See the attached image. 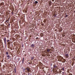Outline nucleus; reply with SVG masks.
<instances>
[{"label": "nucleus", "instance_id": "obj_1", "mask_svg": "<svg viewBox=\"0 0 75 75\" xmlns=\"http://www.w3.org/2000/svg\"><path fill=\"white\" fill-rule=\"evenodd\" d=\"M3 40L4 41L5 45H6V38H3Z\"/></svg>", "mask_w": 75, "mask_h": 75}, {"label": "nucleus", "instance_id": "obj_2", "mask_svg": "<svg viewBox=\"0 0 75 75\" xmlns=\"http://www.w3.org/2000/svg\"><path fill=\"white\" fill-rule=\"evenodd\" d=\"M31 48H34L35 47V45L34 44H32L31 45Z\"/></svg>", "mask_w": 75, "mask_h": 75}, {"label": "nucleus", "instance_id": "obj_3", "mask_svg": "<svg viewBox=\"0 0 75 75\" xmlns=\"http://www.w3.org/2000/svg\"><path fill=\"white\" fill-rule=\"evenodd\" d=\"M53 68H57L58 66H57L56 65H53Z\"/></svg>", "mask_w": 75, "mask_h": 75}, {"label": "nucleus", "instance_id": "obj_4", "mask_svg": "<svg viewBox=\"0 0 75 75\" xmlns=\"http://www.w3.org/2000/svg\"><path fill=\"white\" fill-rule=\"evenodd\" d=\"M3 12H0V15L1 16V15H3Z\"/></svg>", "mask_w": 75, "mask_h": 75}, {"label": "nucleus", "instance_id": "obj_5", "mask_svg": "<svg viewBox=\"0 0 75 75\" xmlns=\"http://www.w3.org/2000/svg\"><path fill=\"white\" fill-rule=\"evenodd\" d=\"M65 55L66 58H68L69 57L68 54H66Z\"/></svg>", "mask_w": 75, "mask_h": 75}, {"label": "nucleus", "instance_id": "obj_6", "mask_svg": "<svg viewBox=\"0 0 75 75\" xmlns=\"http://www.w3.org/2000/svg\"><path fill=\"white\" fill-rule=\"evenodd\" d=\"M25 68H23V72H25Z\"/></svg>", "mask_w": 75, "mask_h": 75}, {"label": "nucleus", "instance_id": "obj_7", "mask_svg": "<svg viewBox=\"0 0 75 75\" xmlns=\"http://www.w3.org/2000/svg\"><path fill=\"white\" fill-rule=\"evenodd\" d=\"M24 61V58L23 57V60H22V64H23Z\"/></svg>", "mask_w": 75, "mask_h": 75}, {"label": "nucleus", "instance_id": "obj_8", "mask_svg": "<svg viewBox=\"0 0 75 75\" xmlns=\"http://www.w3.org/2000/svg\"><path fill=\"white\" fill-rule=\"evenodd\" d=\"M34 57H31V59H32V60H33V59H34Z\"/></svg>", "mask_w": 75, "mask_h": 75}, {"label": "nucleus", "instance_id": "obj_9", "mask_svg": "<svg viewBox=\"0 0 75 75\" xmlns=\"http://www.w3.org/2000/svg\"><path fill=\"white\" fill-rule=\"evenodd\" d=\"M27 69L28 72H29V71H30V69H29L28 68H27Z\"/></svg>", "mask_w": 75, "mask_h": 75}, {"label": "nucleus", "instance_id": "obj_10", "mask_svg": "<svg viewBox=\"0 0 75 75\" xmlns=\"http://www.w3.org/2000/svg\"><path fill=\"white\" fill-rule=\"evenodd\" d=\"M1 5L2 6H4V2L1 3Z\"/></svg>", "mask_w": 75, "mask_h": 75}, {"label": "nucleus", "instance_id": "obj_11", "mask_svg": "<svg viewBox=\"0 0 75 75\" xmlns=\"http://www.w3.org/2000/svg\"><path fill=\"white\" fill-rule=\"evenodd\" d=\"M56 14H57V13H55L54 14V17H56Z\"/></svg>", "mask_w": 75, "mask_h": 75}, {"label": "nucleus", "instance_id": "obj_12", "mask_svg": "<svg viewBox=\"0 0 75 75\" xmlns=\"http://www.w3.org/2000/svg\"><path fill=\"white\" fill-rule=\"evenodd\" d=\"M50 49H48L47 50V52H50Z\"/></svg>", "mask_w": 75, "mask_h": 75}, {"label": "nucleus", "instance_id": "obj_13", "mask_svg": "<svg viewBox=\"0 0 75 75\" xmlns=\"http://www.w3.org/2000/svg\"><path fill=\"white\" fill-rule=\"evenodd\" d=\"M35 4H37L38 3V1H35Z\"/></svg>", "mask_w": 75, "mask_h": 75}, {"label": "nucleus", "instance_id": "obj_14", "mask_svg": "<svg viewBox=\"0 0 75 75\" xmlns=\"http://www.w3.org/2000/svg\"><path fill=\"white\" fill-rule=\"evenodd\" d=\"M43 22H44V23H45L47 22V21H46V20L44 19V21H43Z\"/></svg>", "mask_w": 75, "mask_h": 75}, {"label": "nucleus", "instance_id": "obj_15", "mask_svg": "<svg viewBox=\"0 0 75 75\" xmlns=\"http://www.w3.org/2000/svg\"><path fill=\"white\" fill-rule=\"evenodd\" d=\"M6 55H8V52H6Z\"/></svg>", "mask_w": 75, "mask_h": 75}, {"label": "nucleus", "instance_id": "obj_16", "mask_svg": "<svg viewBox=\"0 0 75 75\" xmlns=\"http://www.w3.org/2000/svg\"><path fill=\"white\" fill-rule=\"evenodd\" d=\"M11 21H12V22H14V21L15 20V19H14V20H13V19H11Z\"/></svg>", "mask_w": 75, "mask_h": 75}, {"label": "nucleus", "instance_id": "obj_17", "mask_svg": "<svg viewBox=\"0 0 75 75\" xmlns=\"http://www.w3.org/2000/svg\"><path fill=\"white\" fill-rule=\"evenodd\" d=\"M7 57H8V58H10V55H8L7 56Z\"/></svg>", "mask_w": 75, "mask_h": 75}, {"label": "nucleus", "instance_id": "obj_18", "mask_svg": "<svg viewBox=\"0 0 75 75\" xmlns=\"http://www.w3.org/2000/svg\"><path fill=\"white\" fill-rule=\"evenodd\" d=\"M9 41H10V40H7V42H9Z\"/></svg>", "mask_w": 75, "mask_h": 75}, {"label": "nucleus", "instance_id": "obj_19", "mask_svg": "<svg viewBox=\"0 0 75 75\" xmlns=\"http://www.w3.org/2000/svg\"><path fill=\"white\" fill-rule=\"evenodd\" d=\"M64 75V72H62V75Z\"/></svg>", "mask_w": 75, "mask_h": 75}, {"label": "nucleus", "instance_id": "obj_20", "mask_svg": "<svg viewBox=\"0 0 75 75\" xmlns=\"http://www.w3.org/2000/svg\"><path fill=\"white\" fill-rule=\"evenodd\" d=\"M62 69L63 71H64V67H63Z\"/></svg>", "mask_w": 75, "mask_h": 75}, {"label": "nucleus", "instance_id": "obj_21", "mask_svg": "<svg viewBox=\"0 0 75 75\" xmlns=\"http://www.w3.org/2000/svg\"><path fill=\"white\" fill-rule=\"evenodd\" d=\"M7 21H8V20H6V21L5 23H7Z\"/></svg>", "mask_w": 75, "mask_h": 75}, {"label": "nucleus", "instance_id": "obj_22", "mask_svg": "<svg viewBox=\"0 0 75 75\" xmlns=\"http://www.w3.org/2000/svg\"><path fill=\"white\" fill-rule=\"evenodd\" d=\"M8 44H11V43H10V42H8Z\"/></svg>", "mask_w": 75, "mask_h": 75}, {"label": "nucleus", "instance_id": "obj_23", "mask_svg": "<svg viewBox=\"0 0 75 75\" xmlns=\"http://www.w3.org/2000/svg\"><path fill=\"white\" fill-rule=\"evenodd\" d=\"M64 61H65V62H65L66 61V59H64Z\"/></svg>", "mask_w": 75, "mask_h": 75}, {"label": "nucleus", "instance_id": "obj_24", "mask_svg": "<svg viewBox=\"0 0 75 75\" xmlns=\"http://www.w3.org/2000/svg\"><path fill=\"white\" fill-rule=\"evenodd\" d=\"M14 14V13H13V12H12V14Z\"/></svg>", "mask_w": 75, "mask_h": 75}, {"label": "nucleus", "instance_id": "obj_25", "mask_svg": "<svg viewBox=\"0 0 75 75\" xmlns=\"http://www.w3.org/2000/svg\"><path fill=\"white\" fill-rule=\"evenodd\" d=\"M36 40H38V37L36 38Z\"/></svg>", "mask_w": 75, "mask_h": 75}, {"label": "nucleus", "instance_id": "obj_26", "mask_svg": "<svg viewBox=\"0 0 75 75\" xmlns=\"http://www.w3.org/2000/svg\"><path fill=\"white\" fill-rule=\"evenodd\" d=\"M65 17H68V15H66Z\"/></svg>", "mask_w": 75, "mask_h": 75}, {"label": "nucleus", "instance_id": "obj_27", "mask_svg": "<svg viewBox=\"0 0 75 75\" xmlns=\"http://www.w3.org/2000/svg\"><path fill=\"white\" fill-rule=\"evenodd\" d=\"M69 75H72V74H69Z\"/></svg>", "mask_w": 75, "mask_h": 75}, {"label": "nucleus", "instance_id": "obj_28", "mask_svg": "<svg viewBox=\"0 0 75 75\" xmlns=\"http://www.w3.org/2000/svg\"><path fill=\"white\" fill-rule=\"evenodd\" d=\"M10 24H9V25H8L9 27H10Z\"/></svg>", "mask_w": 75, "mask_h": 75}, {"label": "nucleus", "instance_id": "obj_29", "mask_svg": "<svg viewBox=\"0 0 75 75\" xmlns=\"http://www.w3.org/2000/svg\"><path fill=\"white\" fill-rule=\"evenodd\" d=\"M29 64H31V63L30 62L29 63Z\"/></svg>", "mask_w": 75, "mask_h": 75}, {"label": "nucleus", "instance_id": "obj_30", "mask_svg": "<svg viewBox=\"0 0 75 75\" xmlns=\"http://www.w3.org/2000/svg\"><path fill=\"white\" fill-rule=\"evenodd\" d=\"M27 69V68H26V69H25V70H26V69Z\"/></svg>", "mask_w": 75, "mask_h": 75}, {"label": "nucleus", "instance_id": "obj_31", "mask_svg": "<svg viewBox=\"0 0 75 75\" xmlns=\"http://www.w3.org/2000/svg\"><path fill=\"white\" fill-rule=\"evenodd\" d=\"M74 13H75V11H74Z\"/></svg>", "mask_w": 75, "mask_h": 75}, {"label": "nucleus", "instance_id": "obj_32", "mask_svg": "<svg viewBox=\"0 0 75 75\" xmlns=\"http://www.w3.org/2000/svg\"><path fill=\"white\" fill-rule=\"evenodd\" d=\"M48 75H50V74H49Z\"/></svg>", "mask_w": 75, "mask_h": 75}, {"label": "nucleus", "instance_id": "obj_33", "mask_svg": "<svg viewBox=\"0 0 75 75\" xmlns=\"http://www.w3.org/2000/svg\"><path fill=\"white\" fill-rule=\"evenodd\" d=\"M25 56H26V55H25Z\"/></svg>", "mask_w": 75, "mask_h": 75}, {"label": "nucleus", "instance_id": "obj_34", "mask_svg": "<svg viewBox=\"0 0 75 75\" xmlns=\"http://www.w3.org/2000/svg\"><path fill=\"white\" fill-rule=\"evenodd\" d=\"M27 11H26V12H25V13H27Z\"/></svg>", "mask_w": 75, "mask_h": 75}, {"label": "nucleus", "instance_id": "obj_35", "mask_svg": "<svg viewBox=\"0 0 75 75\" xmlns=\"http://www.w3.org/2000/svg\"><path fill=\"white\" fill-rule=\"evenodd\" d=\"M28 75H30V74H28Z\"/></svg>", "mask_w": 75, "mask_h": 75}, {"label": "nucleus", "instance_id": "obj_36", "mask_svg": "<svg viewBox=\"0 0 75 75\" xmlns=\"http://www.w3.org/2000/svg\"><path fill=\"white\" fill-rule=\"evenodd\" d=\"M60 72H62V71H61Z\"/></svg>", "mask_w": 75, "mask_h": 75}, {"label": "nucleus", "instance_id": "obj_37", "mask_svg": "<svg viewBox=\"0 0 75 75\" xmlns=\"http://www.w3.org/2000/svg\"><path fill=\"white\" fill-rule=\"evenodd\" d=\"M16 71H15V72H16Z\"/></svg>", "mask_w": 75, "mask_h": 75}, {"label": "nucleus", "instance_id": "obj_38", "mask_svg": "<svg viewBox=\"0 0 75 75\" xmlns=\"http://www.w3.org/2000/svg\"><path fill=\"white\" fill-rule=\"evenodd\" d=\"M53 1H54V0H53Z\"/></svg>", "mask_w": 75, "mask_h": 75}, {"label": "nucleus", "instance_id": "obj_39", "mask_svg": "<svg viewBox=\"0 0 75 75\" xmlns=\"http://www.w3.org/2000/svg\"><path fill=\"white\" fill-rule=\"evenodd\" d=\"M30 75H31V74H30Z\"/></svg>", "mask_w": 75, "mask_h": 75}]
</instances>
